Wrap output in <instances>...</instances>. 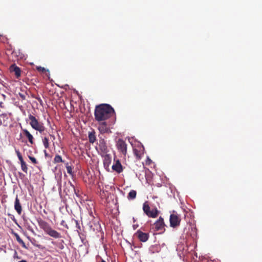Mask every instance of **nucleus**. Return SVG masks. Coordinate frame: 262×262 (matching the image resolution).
<instances>
[{"label": "nucleus", "instance_id": "obj_1", "mask_svg": "<svg viewBox=\"0 0 262 262\" xmlns=\"http://www.w3.org/2000/svg\"><path fill=\"white\" fill-rule=\"evenodd\" d=\"M115 113L113 108L108 104H101L96 106L94 116L95 120L98 122L105 121Z\"/></svg>", "mask_w": 262, "mask_h": 262}, {"label": "nucleus", "instance_id": "obj_2", "mask_svg": "<svg viewBox=\"0 0 262 262\" xmlns=\"http://www.w3.org/2000/svg\"><path fill=\"white\" fill-rule=\"evenodd\" d=\"M29 119L30 120V125L33 129L38 131L40 133H42L45 130L46 127L43 124L39 122L34 116L29 115Z\"/></svg>", "mask_w": 262, "mask_h": 262}, {"label": "nucleus", "instance_id": "obj_3", "mask_svg": "<svg viewBox=\"0 0 262 262\" xmlns=\"http://www.w3.org/2000/svg\"><path fill=\"white\" fill-rule=\"evenodd\" d=\"M97 150L100 155L106 154L108 152L109 150L106 145V141L104 139L100 138Z\"/></svg>", "mask_w": 262, "mask_h": 262}, {"label": "nucleus", "instance_id": "obj_4", "mask_svg": "<svg viewBox=\"0 0 262 262\" xmlns=\"http://www.w3.org/2000/svg\"><path fill=\"white\" fill-rule=\"evenodd\" d=\"M169 222L170 227L176 228L180 225L181 219L178 214L172 213L170 215Z\"/></svg>", "mask_w": 262, "mask_h": 262}, {"label": "nucleus", "instance_id": "obj_5", "mask_svg": "<svg viewBox=\"0 0 262 262\" xmlns=\"http://www.w3.org/2000/svg\"><path fill=\"white\" fill-rule=\"evenodd\" d=\"M116 146L120 152L124 156H126L127 154V144L123 140L119 139L117 142Z\"/></svg>", "mask_w": 262, "mask_h": 262}, {"label": "nucleus", "instance_id": "obj_6", "mask_svg": "<svg viewBox=\"0 0 262 262\" xmlns=\"http://www.w3.org/2000/svg\"><path fill=\"white\" fill-rule=\"evenodd\" d=\"M165 226L164 219L161 216L154 224L155 228L156 231L165 230Z\"/></svg>", "mask_w": 262, "mask_h": 262}, {"label": "nucleus", "instance_id": "obj_7", "mask_svg": "<svg viewBox=\"0 0 262 262\" xmlns=\"http://www.w3.org/2000/svg\"><path fill=\"white\" fill-rule=\"evenodd\" d=\"M15 152L17 156V157H18L19 160L20 162L21 168L22 170L24 172L27 173L28 171L27 165L26 162L24 161V159L23 158V157H22L20 152H19V151L18 150H16V149H15Z\"/></svg>", "mask_w": 262, "mask_h": 262}, {"label": "nucleus", "instance_id": "obj_8", "mask_svg": "<svg viewBox=\"0 0 262 262\" xmlns=\"http://www.w3.org/2000/svg\"><path fill=\"white\" fill-rule=\"evenodd\" d=\"M37 222L40 228L42 229L46 233L51 228L49 224L43 220H38Z\"/></svg>", "mask_w": 262, "mask_h": 262}, {"label": "nucleus", "instance_id": "obj_9", "mask_svg": "<svg viewBox=\"0 0 262 262\" xmlns=\"http://www.w3.org/2000/svg\"><path fill=\"white\" fill-rule=\"evenodd\" d=\"M101 122L99 124V126L98 127V130H99L101 134H104L106 133L111 132L109 127H108V125L107 123L105 121H101Z\"/></svg>", "mask_w": 262, "mask_h": 262}, {"label": "nucleus", "instance_id": "obj_10", "mask_svg": "<svg viewBox=\"0 0 262 262\" xmlns=\"http://www.w3.org/2000/svg\"><path fill=\"white\" fill-rule=\"evenodd\" d=\"M136 235L139 239L142 242H146L148 239L149 236L148 233L143 232L139 230L137 231Z\"/></svg>", "mask_w": 262, "mask_h": 262}, {"label": "nucleus", "instance_id": "obj_11", "mask_svg": "<svg viewBox=\"0 0 262 262\" xmlns=\"http://www.w3.org/2000/svg\"><path fill=\"white\" fill-rule=\"evenodd\" d=\"M101 156L103 158V163L104 167L105 168H108L112 161V157L111 155L107 153L106 154H104Z\"/></svg>", "mask_w": 262, "mask_h": 262}, {"label": "nucleus", "instance_id": "obj_12", "mask_svg": "<svg viewBox=\"0 0 262 262\" xmlns=\"http://www.w3.org/2000/svg\"><path fill=\"white\" fill-rule=\"evenodd\" d=\"M115 163L112 166V169L118 173L123 171V167L119 160H115Z\"/></svg>", "mask_w": 262, "mask_h": 262}, {"label": "nucleus", "instance_id": "obj_13", "mask_svg": "<svg viewBox=\"0 0 262 262\" xmlns=\"http://www.w3.org/2000/svg\"><path fill=\"white\" fill-rule=\"evenodd\" d=\"M10 71L11 72H14L16 78H19L21 75L20 69L16 66L15 64H13L10 67Z\"/></svg>", "mask_w": 262, "mask_h": 262}, {"label": "nucleus", "instance_id": "obj_14", "mask_svg": "<svg viewBox=\"0 0 262 262\" xmlns=\"http://www.w3.org/2000/svg\"><path fill=\"white\" fill-rule=\"evenodd\" d=\"M23 132L24 135L28 139L29 142L32 145L34 144V139L32 135L27 129H23Z\"/></svg>", "mask_w": 262, "mask_h": 262}, {"label": "nucleus", "instance_id": "obj_15", "mask_svg": "<svg viewBox=\"0 0 262 262\" xmlns=\"http://www.w3.org/2000/svg\"><path fill=\"white\" fill-rule=\"evenodd\" d=\"M49 236L54 237L55 238H59L61 237V235L60 233L57 231L53 229L52 228L47 233Z\"/></svg>", "mask_w": 262, "mask_h": 262}, {"label": "nucleus", "instance_id": "obj_16", "mask_svg": "<svg viewBox=\"0 0 262 262\" xmlns=\"http://www.w3.org/2000/svg\"><path fill=\"white\" fill-rule=\"evenodd\" d=\"M14 209L18 214H20L22 211V208L18 197L16 196L14 202Z\"/></svg>", "mask_w": 262, "mask_h": 262}, {"label": "nucleus", "instance_id": "obj_17", "mask_svg": "<svg viewBox=\"0 0 262 262\" xmlns=\"http://www.w3.org/2000/svg\"><path fill=\"white\" fill-rule=\"evenodd\" d=\"M159 212L160 211L157 209V208L155 207L149 211L148 215H147V216L149 217L156 218L158 216Z\"/></svg>", "mask_w": 262, "mask_h": 262}, {"label": "nucleus", "instance_id": "obj_18", "mask_svg": "<svg viewBox=\"0 0 262 262\" xmlns=\"http://www.w3.org/2000/svg\"><path fill=\"white\" fill-rule=\"evenodd\" d=\"M89 140L91 143H94L96 141V138L95 136V132L93 131L89 133Z\"/></svg>", "mask_w": 262, "mask_h": 262}, {"label": "nucleus", "instance_id": "obj_19", "mask_svg": "<svg viewBox=\"0 0 262 262\" xmlns=\"http://www.w3.org/2000/svg\"><path fill=\"white\" fill-rule=\"evenodd\" d=\"M143 210L146 215H148V213L151 210L148 202L146 201L143 204Z\"/></svg>", "mask_w": 262, "mask_h": 262}, {"label": "nucleus", "instance_id": "obj_20", "mask_svg": "<svg viewBox=\"0 0 262 262\" xmlns=\"http://www.w3.org/2000/svg\"><path fill=\"white\" fill-rule=\"evenodd\" d=\"M137 195L136 191L132 190L128 194L127 199L128 200H134L136 198Z\"/></svg>", "mask_w": 262, "mask_h": 262}, {"label": "nucleus", "instance_id": "obj_21", "mask_svg": "<svg viewBox=\"0 0 262 262\" xmlns=\"http://www.w3.org/2000/svg\"><path fill=\"white\" fill-rule=\"evenodd\" d=\"M15 236L16 241L25 248H26V246L24 242L21 239L19 235L17 233H15Z\"/></svg>", "mask_w": 262, "mask_h": 262}, {"label": "nucleus", "instance_id": "obj_22", "mask_svg": "<svg viewBox=\"0 0 262 262\" xmlns=\"http://www.w3.org/2000/svg\"><path fill=\"white\" fill-rule=\"evenodd\" d=\"M43 144L46 148H48L49 146V139L47 137H45L42 140Z\"/></svg>", "mask_w": 262, "mask_h": 262}, {"label": "nucleus", "instance_id": "obj_23", "mask_svg": "<svg viewBox=\"0 0 262 262\" xmlns=\"http://www.w3.org/2000/svg\"><path fill=\"white\" fill-rule=\"evenodd\" d=\"M54 161L55 163L63 162L61 157L59 155H56L54 158Z\"/></svg>", "mask_w": 262, "mask_h": 262}, {"label": "nucleus", "instance_id": "obj_24", "mask_svg": "<svg viewBox=\"0 0 262 262\" xmlns=\"http://www.w3.org/2000/svg\"><path fill=\"white\" fill-rule=\"evenodd\" d=\"M66 168L67 170V172L69 174L72 175L73 174V168L71 166L68 165V163L66 164Z\"/></svg>", "mask_w": 262, "mask_h": 262}, {"label": "nucleus", "instance_id": "obj_25", "mask_svg": "<svg viewBox=\"0 0 262 262\" xmlns=\"http://www.w3.org/2000/svg\"><path fill=\"white\" fill-rule=\"evenodd\" d=\"M36 70L40 72L44 73L46 72V70L45 68L41 67H36Z\"/></svg>", "mask_w": 262, "mask_h": 262}, {"label": "nucleus", "instance_id": "obj_26", "mask_svg": "<svg viewBox=\"0 0 262 262\" xmlns=\"http://www.w3.org/2000/svg\"><path fill=\"white\" fill-rule=\"evenodd\" d=\"M28 157L33 164H36L38 163L37 161L34 157H31L30 156H29Z\"/></svg>", "mask_w": 262, "mask_h": 262}, {"label": "nucleus", "instance_id": "obj_27", "mask_svg": "<svg viewBox=\"0 0 262 262\" xmlns=\"http://www.w3.org/2000/svg\"><path fill=\"white\" fill-rule=\"evenodd\" d=\"M60 225L63 227H64L66 229H68L69 227L68 225L66 223V222L64 220L61 221L60 223Z\"/></svg>", "mask_w": 262, "mask_h": 262}, {"label": "nucleus", "instance_id": "obj_28", "mask_svg": "<svg viewBox=\"0 0 262 262\" xmlns=\"http://www.w3.org/2000/svg\"><path fill=\"white\" fill-rule=\"evenodd\" d=\"M6 117V115L5 114H1L0 115V126L2 124V118H4Z\"/></svg>", "mask_w": 262, "mask_h": 262}, {"label": "nucleus", "instance_id": "obj_29", "mask_svg": "<svg viewBox=\"0 0 262 262\" xmlns=\"http://www.w3.org/2000/svg\"><path fill=\"white\" fill-rule=\"evenodd\" d=\"M72 221H74L75 222V223L76 224L77 228L79 229H80V226H79V224L78 221L74 219H72Z\"/></svg>", "mask_w": 262, "mask_h": 262}, {"label": "nucleus", "instance_id": "obj_30", "mask_svg": "<svg viewBox=\"0 0 262 262\" xmlns=\"http://www.w3.org/2000/svg\"><path fill=\"white\" fill-rule=\"evenodd\" d=\"M134 151L135 154L137 156V157L138 158H140V156L139 155V154L138 153V150L137 149H134Z\"/></svg>", "mask_w": 262, "mask_h": 262}, {"label": "nucleus", "instance_id": "obj_31", "mask_svg": "<svg viewBox=\"0 0 262 262\" xmlns=\"http://www.w3.org/2000/svg\"><path fill=\"white\" fill-rule=\"evenodd\" d=\"M138 227L139 225L138 224H134L133 225V228L134 229V230H136Z\"/></svg>", "mask_w": 262, "mask_h": 262}, {"label": "nucleus", "instance_id": "obj_32", "mask_svg": "<svg viewBox=\"0 0 262 262\" xmlns=\"http://www.w3.org/2000/svg\"><path fill=\"white\" fill-rule=\"evenodd\" d=\"M19 96L22 98V99L25 100L26 99V97L24 95L19 94Z\"/></svg>", "mask_w": 262, "mask_h": 262}, {"label": "nucleus", "instance_id": "obj_33", "mask_svg": "<svg viewBox=\"0 0 262 262\" xmlns=\"http://www.w3.org/2000/svg\"><path fill=\"white\" fill-rule=\"evenodd\" d=\"M14 257H16L17 258H19V257L18 256L17 253L16 251H15L14 256Z\"/></svg>", "mask_w": 262, "mask_h": 262}, {"label": "nucleus", "instance_id": "obj_34", "mask_svg": "<svg viewBox=\"0 0 262 262\" xmlns=\"http://www.w3.org/2000/svg\"><path fill=\"white\" fill-rule=\"evenodd\" d=\"M37 99L38 100V101L40 102V103H41L42 102V100L40 98H37Z\"/></svg>", "mask_w": 262, "mask_h": 262}, {"label": "nucleus", "instance_id": "obj_35", "mask_svg": "<svg viewBox=\"0 0 262 262\" xmlns=\"http://www.w3.org/2000/svg\"><path fill=\"white\" fill-rule=\"evenodd\" d=\"M63 248H64V246H63V245H61V246L60 247V248L61 249H63Z\"/></svg>", "mask_w": 262, "mask_h": 262}, {"label": "nucleus", "instance_id": "obj_36", "mask_svg": "<svg viewBox=\"0 0 262 262\" xmlns=\"http://www.w3.org/2000/svg\"><path fill=\"white\" fill-rule=\"evenodd\" d=\"M19 262H27L26 260H21L19 261Z\"/></svg>", "mask_w": 262, "mask_h": 262}, {"label": "nucleus", "instance_id": "obj_37", "mask_svg": "<svg viewBox=\"0 0 262 262\" xmlns=\"http://www.w3.org/2000/svg\"><path fill=\"white\" fill-rule=\"evenodd\" d=\"M70 185H71L73 187V188L75 189V187H74V185H72V183H71V182H70Z\"/></svg>", "mask_w": 262, "mask_h": 262}, {"label": "nucleus", "instance_id": "obj_38", "mask_svg": "<svg viewBox=\"0 0 262 262\" xmlns=\"http://www.w3.org/2000/svg\"><path fill=\"white\" fill-rule=\"evenodd\" d=\"M45 156H47V153L46 150H45Z\"/></svg>", "mask_w": 262, "mask_h": 262}, {"label": "nucleus", "instance_id": "obj_39", "mask_svg": "<svg viewBox=\"0 0 262 262\" xmlns=\"http://www.w3.org/2000/svg\"><path fill=\"white\" fill-rule=\"evenodd\" d=\"M100 262H106L104 260L102 259Z\"/></svg>", "mask_w": 262, "mask_h": 262}, {"label": "nucleus", "instance_id": "obj_40", "mask_svg": "<svg viewBox=\"0 0 262 262\" xmlns=\"http://www.w3.org/2000/svg\"><path fill=\"white\" fill-rule=\"evenodd\" d=\"M133 221H134V222H136V220H135V218H134V217L133 218Z\"/></svg>", "mask_w": 262, "mask_h": 262}]
</instances>
